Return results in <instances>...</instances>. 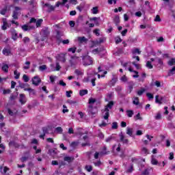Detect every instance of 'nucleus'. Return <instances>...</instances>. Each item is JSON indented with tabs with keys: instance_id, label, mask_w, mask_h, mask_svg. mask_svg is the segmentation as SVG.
Segmentation results:
<instances>
[{
	"instance_id": "57",
	"label": "nucleus",
	"mask_w": 175,
	"mask_h": 175,
	"mask_svg": "<svg viewBox=\"0 0 175 175\" xmlns=\"http://www.w3.org/2000/svg\"><path fill=\"white\" fill-rule=\"evenodd\" d=\"M67 103H69V105H76V103H77V101L73 100H68Z\"/></svg>"
},
{
	"instance_id": "42",
	"label": "nucleus",
	"mask_w": 175,
	"mask_h": 175,
	"mask_svg": "<svg viewBox=\"0 0 175 175\" xmlns=\"http://www.w3.org/2000/svg\"><path fill=\"white\" fill-rule=\"evenodd\" d=\"M127 117H129L130 118L133 116L134 112L132 110H127Z\"/></svg>"
},
{
	"instance_id": "5",
	"label": "nucleus",
	"mask_w": 175,
	"mask_h": 175,
	"mask_svg": "<svg viewBox=\"0 0 175 175\" xmlns=\"http://www.w3.org/2000/svg\"><path fill=\"white\" fill-rule=\"evenodd\" d=\"M40 83H42V79H40L39 76H35L32 78V84H33V85L38 86Z\"/></svg>"
},
{
	"instance_id": "12",
	"label": "nucleus",
	"mask_w": 175,
	"mask_h": 175,
	"mask_svg": "<svg viewBox=\"0 0 175 175\" xmlns=\"http://www.w3.org/2000/svg\"><path fill=\"white\" fill-rule=\"evenodd\" d=\"M21 28L23 31H31V29H33L35 28L34 26H29L28 25H23L21 26Z\"/></svg>"
},
{
	"instance_id": "63",
	"label": "nucleus",
	"mask_w": 175,
	"mask_h": 175,
	"mask_svg": "<svg viewBox=\"0 0 175 175\" xmlns=\"http://www.w3.org/2000/svg\"><path fill=\"white\" fill-rule=\"evenodd\" d=\"M79 146V142H73L71 143V147H77Z\"/></svg>"
},
{
	"instance_id": "37",
	"label": "nucleus",
	"mask_w": 175,
	"mask_h": 175,
	"mask_svg": "<svg viewBox=\"0 0 175 175\" xmlns=\"http://www.w3.org/2000/svg\"><path fill=\"white\" fill-rule=\"evenodd\" d=\"M78 40L80 43H83V42H87V38L85 37H78Z\"/></svg>"
},
{
	"instance_id": "7",
	"label": "nucleus",
	"mask_w": 175,
	"mask_h": 175,
	"mask_svg": "<svg viewBox=\"0 0 175 175\" xmlns=\"http://www.w3.org/2000/svg\"><path fill=\"white\" fill-rule=\"evenodd\" d=\"M79 62H80V59H73V57H72V59H69V64L72 67L76 66Z\"/></svg>"
},
{
	"instance_id": "51",
	"label": "nucleus",
	"mask_w": 175,
	"mask_h": 175,
	"mask_svg": "<svg viewBox=\"0 0 175 175\" xmlns=\"http://www.w3.org/2000/svg\"><path fill=\"white\" fill-rule=\"evenodd\" d=\"M173 75H175V66H174L171 70H170L169 75L172 76Z\"/></svg>"
},
{
	"instance_id": "62",
	"label": "nucleus",
	"mask_w": 175,
	"mask_h": 175,
	"mask_svg": "<svg viewBox=\"0 0 175 175\" xmlns=\"http://www.w3.org/2000/svg\"><path fill=\"white\" fill-rule=\"evenodd\" d=\"M152 165H158V161L156 159L152 158L151 160Z\"/></svg>"
},
{
	"instance_id": "6",
	"label": "nucleus",
	"mask_w": 175,
	"mask_h": 175,
	"mask_svg": "<svg viewBox=\"0 0 175 175\" xmlns=\"http://www.w3.org/2000/svg\"><path fill=\"white\" fill-rule=\"evenodd\" d=\"M10 32L12 35V38L16 42L18 39V33L14 29H11Z\"/></svg>"
},
{
	"instance_id": "38",
	"label": "nucleus",
	"mask_w": 175,
	"mask_h": 175,
	"mask_svg": "<svg viewBox=\"0 0 175 175\" xmlns=\"http://www.w3.org/2000/svg\"><path fill=\"white\" fill-rule=\"evenodd\" d=\"M155 62L159 64V65L160 66H162L163 65V61H162V59L161 58H157V59H155Z\"/></svg>"
},
{
	"instance_id": "48",
	"label": "nucleus",
	"mask_w": 175,
	"mask_h": 175,
	"mask_svg": "<svg viewBox=\"0 0 175 175\" xmlns=\"http://www.w3.org/2000/svg\"><path fill=\"white\" fill-rule=\"evenodd\" d=\"M118 128V123H117V122H113L112 123L111 129H117Z\"/></svg>"
},
{
	"instance_id": "8",
	"label": "nucleus",
	"mask_w": 175,
	"mask_h": 175,
	"mask_svg": "<svg viewBox=\"0 0 175 175\" xmlns=\"http://www.w3.org/2000/svg\"><path fill=\"white\" fill-rule=\"evenodd\" d=\"M10 24H9L8 23V21H6V18H3V25L1 26V29H3V31H6V29H8V28H10Z\"/></svg>"
},
{
	"instance_id": "31",
	"label": "nucleus",
	"mask_w": 175,
	"mask_h": 175,
	"mask_svg": "<svg viewBox=\"0 0 175 175\" xmlns=\"http://www.w3.org/2000/svg\"><path fill=\"white\" fill-rule=\"evenodd\" d=\"M98 7H94L92 9V13L93 14H98V13H99V10H98Z\"/></svg>"
},
{
	"instance_id": "34",
	"label": "nucleus",
	"mask_w": 175,
	"mask_h": 175,
	"mask_svg": "<svg viewBox=\"0 0 175 175\" xmlns=\"http://www.w3.org/2000/svg\"><path fill=\"white\" fill-rule=\"evenodd\" d=\"M42 23H43V19H38L37 21H36V25L37 28H39V27L42 25Z\"/></svg>"
},
{
	"instance_id": "39",
	"label": "nucleus",
	"mask_w": 175,
	"mask_h": 175,
	"mask_svg": "<svg viewBox=\"0 0 175 175\" xmlns=\"http://www.w3.org/2000/svg\"><path fill=\"white\" fill-rule=\"evenodd\" d=\"M14 79H16V80L20 79V72H18V71H17V70L14 71Z\"/></svg>"
},
{
	"instance_id": "53",
	"label": "nucleus",
	"mask_w": 175,
	"mask_h": 175,
	"mask_svg": "<svg viewBox=\"0 0 175 175\" xmlns=\"http://www.w3.org/2000/svg\"><path fill=\"white\" fill-rule=\"evenodd\" d=\"M154 21L156 23H161V21H162V20L161 19V16H159V15H157L154 18Z\"/></svg>"
},
{
	"instance_id": "17",
	"label": "nucleus",
	"mask_w": 175,
	"mask_h": 175,
	"mask_svg": "<svg viewBox=\"0 0 175 175\" xmlns=\"http://www.w3.org/2000/svg\"><path fill=\"white\" fill-rule=\"evenodd\" d=\"M117 83V77H113L112 79L110 81L109 85L111 87H114L116 85V83Z\"/></svg>"
},
{
	"instance_id": "21",
	"label": "nucleus",
	"mask_w": 175,
	"mask_h": 175,
	"mask_svg": "<svg viewBox=\"0 0 175 175\" xmlns=\"http://www.w3.org/2000/svg\"><path fill=\"white\" fill-rule=\"evenodd\" d=\"M75 160L74 157H65L64 158V161L66 162H68V163H70V162H72Z\"/></svg>"
},
{
	"instance_id": "23",
	"label": "nucleus",
	"mask_w": 175,
	"mask_h": 175,
	"mask_svg": "<svg viewBox=\"0 0 175 175\" xmlns=\"http://www.w3.org/2000/svg\"><path fill=\"white\" fill-rule=\"evenodd\" d=\"M107 150V148H106V146H104V147H103V151H101V152H100V155H107L108 154H109L110 152H106Z\"/></svg>"
},
{
	"instance_id": "49",
	"label": "nucleus",
	"mask_w": 175,
	"mask_h": 175,
	"mask_svg": "<svg viewBox=\"0 0 175 175\" xmlns=\"http://www.w3.org/2000/svg\"><path fill=\"white\" fill-rule=\"evenodd\" d=\"M85 169L87 172H92V165H85Z\"/></svg>"
},
{
	"instance_id": "1",
	"label": "nucleus",
	"mask_w": 175,
	"mask_h": 175,
	"mask_svg": "<svg viewBox=\"0 0 175 175\" xmlns=\"http://www.w3.org/2000/svg\"><path fill=\"white\" fill-rule=\"evenodd\" d=\"M87 111L89 116H92V118L96 117L98 115V108L96 107L92 106V105H89Z\"/></svg>"
},
{
	"instance_id": "56",
	"label": "nucleus",
	"mask_w": 175,
	"mask_h": 175,
	"mask_svg": "<svg viewBox=\"0 0 175 175\" xmlns=\"http://www.w3.org/2000/svg\"><path fill=\"white\" fill-rule=\"evenodd\" d=\"M23 79L25 83H28V81H29V78L28 77V76H27V75H24Z\"/></svg>"
},
{
	"instance_id": "13",
	"label": "nucleus",
	"mask_w": 175,
	"mask_h": 175,
	"mask_svg": "<svg viewBox=\"0 0 175 175\" xmlns=\"http://www.w3.org/2000/svg\"><path fill=\"white\" fill-rule=\"evenodd\" d=\"M114 106V102L110 101L105 108V111H110L111 109H113Z\"/></svg>"
},
{
	"instance_id": "24",
	"label": "nucleus",
	"mask_w": 175,
	"mask_h": 175,
	"mask_svg": "<svg viewBox=\"0 0 175 175\" xmlns=\"http://www.w3.org/2000/svg\"><path fill=\"white\" fill-rule=\"evenodd\" d=\"M120 16H116L113 18V23L116 26H118V24H120Z\"/></svg>"
},
{
	"instance_id": "20",
	"label": "nucleus",
	"mask_w": 175,
	"mask_h": 175,
	"mask_svg": "<svg viewBox=\"0 0 175 175\" xmlns=\"http://www.w3.org/2000/svg\"><path fill=\"white\" fill-rule=\"evenodd\" d=\"M163 98L162 97H160L159 98V95H157L155 96V102L156 103H159V105H162V100H163Z\"/></svg>"
},
{
	"instance_id": "33",
	"label": "nucleus",
	"mask_w": 175,
	"mask_h": 175,
	"mask_svg": "<svg viewBox=\"0 0 175 175\" xmlns=\"http://www.w3.org/2000/svg\"><path fill=\"white\" fill-rule=\"evenodd\" d=\"M3 54L4 55H10V49H4L3 50Z\"/></svg>"
},
{
	"instance_id": "32",
	"label": "nucleus",
	"mask_w": 175,
	"mask_h": 175,
	"mask_svg": "<svg viewBox=\"0 0 175 175\" xmlns=\"http://www.w3.org/2000/svg\"><path fill=\"white\" fill-rule=\"evenodd\" d=\"M66 2H68V0H63L62 3L57 1L55 6H56V8H59L60 5H65V3H66Z\"/></svg>"
},
{
	"instance_id": "16",
	"label": "nucleus",
	"mask_w": 175,
	"mask_h": 175,
	"mask_svg": "<svg viewBox=\"0 0 175 175\" xmlns=\"http://www.w3.org/2000/svg\"><path fill=\"white\" fill-rule=\"evenodd\" d=\"M44 6H46V8H48V12L49 13H50V12H53V10H55V7L51 5L49 3H45Z\"/></svg>"
},
{
	"instance_id": "47",
	"label": "nucleus",
	"mask_w": 175,
	"mask_h": 175,
	"mask_svg": "<svg viewBox=\"0 0 175 175\" xmlns=\"http://www.w3.org/2000/svg\"><path fill=\"white\" fill-rule=\"evenodd\" d=\"M55 131L57 132V133H62L64 130L62 129V127L58 126L55 129Z\"/></svg>"
},
{
	"instance_id": "10",
	"label": "nucleus",
	"mask_w": 175,
	"mask_h": 175,
	"mask_svg": "<svg viewBox=\"0 0 175 175\" xmlns=\"http://www.w3.org/2000/svg\"><path fill=\"white\" fill-rule=\"evenodd\" d=\"M51 70L52 72H55V70L58 71L61 70V66L59 65V62H56V67H54L53 64L51 65Z\"/></svg>"
},
{
	"instance_id": "9",
	"label": "nucleus",
	"mask_w": 175,
	"mask_h": 175,
	"mask_svg": "<svg viewBox=\"0 0 175 175\" xmlns=\"http://www.w3.org/2000/svg\"><path fill=\"white\" fill-rule=\"evenodd\" d=\"M57 61H59V62H63L64 64L66 62V58L65 57V54H63V53H60L57 55Z\"/></svg>"
},
{
	"instance_id": "55",
	"label": "nucleus",
	"mask_w": 175,
	"mask_h": 175,
	"mask_svg": "<svg viewBox=\"0 0 175 175\" xmlns=\"http://www.w3.org/2000/svg\"><path fill=\"white\" fill-rule=\"evenodd\" d=\"M95 102H96V99H95V98H90L89 99V105H94V103H95Z\"/></svg>"
},
{
	"instance_id": "19",
	"label": "nucleus",
	"mask_w": 175,
	"mask_h": 175,
	"mask_svg": "<svg viewBox=\"0 0 175 175\" xmlns=\"http://www.w3.org/2000/svg\"><path fill=\"white\" fill-rule=\"evenodd\" d=\"M126 135H129V136L132 137L133 135V129L127 127L126 128Z\"/></svg>"
},
{
	"instance_id": "43",
	"label": "nucleus",
	"mask_w": 175,
	"mask_h": 175,
	"mask_svg": "<svg viewBox=\"0 0 175 175\" xmlns=\"http://www.w3.org/2000/svg\"><path fill=\"white\" fill-rule=\"evenodd\" d=\"M56 39L61 43L62 40H61V32H59V31H57Z\"/></svg>"
},
{
	"instance_id": "60",
	"label": "nucleus",
	"mask_w": 175,
	"mask_h": 175,
	"mask_svg": "<svg viewBox=\"0 0 175 175\" xmlns=\"http://www.w3.org/2000/svg\"><path fill=\"white\" fill-rule=\"evenodd\" d=\"M94 166H97L98 167H99V166L102 165V162L100 161H98L94 162Z\"/></svg>"
},
{
	"instance_id": "22",
	"label": "nucleus",
	"mask_w": 175,
	"mask_h": 175,
	"mask_svg": "<svg viewBox=\"0 0 175 175\" xmlns=\"http://www.w3.org/2000/svg\"><path fill=\"white\" fill-rule=\"evenodd\" d=\"M129 72H133V73H135V75H133V77H134L135 79H137V77H139V72H137L136 70H133L132 69V68H129Z\"/></svg>"
},
{
	"instance_id": "58",
	"label": "nucleus",
	"mask_w": 175,
	"mask_h": 175,
	"mask_svg": "<svg viewBox=\"0 0 175 175\" xmlns=\"http://www.w3.org/2000/svg\"><path fill=\"white\" fill-rule=\"evenodd\" d=\"M133 54H140V50L137 48L135 49L134 50H133L132 51Z\"/></svg>"
},
{
	"instance_id": "40",
	"label": "nucleus",
	"mask_w": 175,
	"mask_h": 175,
	"mask_svg": "<svg viewBox=\"0 0 175 175\" xmlns=\"http://www.w3.org/2000/svg\"><path fill=\"white\" fill-rule=\"evenodd\" d=\"M146 68H148V69H152V68H154V66L151 64V62H150V61H148L146 62Z\"/></svg>"
},
{
	"instance_id": "45",
	"label": "nucleus",
	"mask_w": 175,
	"mask_h": 175,
	"mask_svg": "<svg viewBox=\"0 0 175 175\" xmlns=\"http://www.w3.org/2000/svg\"><path fill=\"white\" fill-rule=\"evenodd\" d=\"M6 12H8V8L5 7L3 9H2L0 11V14H2L3 16H5L6 14Z\"/></svg>"
},
{
	"instance_id": "2",
	"label": "nucleus",
	"mask_w": 175,
	"mask_h": 175,
	"mask_svg": "<svg viewBox=\"0 0 175 175\" xmlns=\"http://www.w3.org/2000/svg\"><path fill=\"white\" fill-rule=\"evenodd\" d=\"M40 35L42 36V38H41L42 42H44L46 38H47V36L50 35V31H49V28L44 27V29H42L40 31Z\"/></svg>"
},
{
	"instance_id": "26",
	"label": "nucleus",
	"mask_w": 175,
	"mask_h": 175,
	"mask_svg": "<svg viewBox=\"0 0 175 175\" xmlns=\"http://www.w3.org/2000/svg\"><path fill=\"white\" fill-rule=\"evenodd\" d=\"M22 42H23L24 44H28V43L31 42V40L29 37H24L22 40Z\"/></svg>"
},
{
	"instance_id": "36",
	"label": "nucleus",
	"mask_w": 175,
	"mask_h": 175,
	"mask_svg": "<svg viewBox=\"0 0 175 175\" xmlns=\"http://www.w3.org/2000/svg\"><path fill=\"white\" fill-rule=\"evenodd\" d=\"M104 111H105V113L103 116L104 120H109V117H110V113H109V111H105L104 109Z\"/></svg>"
},
{
	"instance_id": "61",
	"label": "nucleus",
	"mask_w": 175,
	"mask_h": 175,
	"mask_svg": "<svg viewBox=\"0 0 175 175\" xmlns=\"http://www.w3.org/2000/svg\"><path fill=\"white\" fill-rule=\"evenodd\" d=\"M99 31H100L99 29H95L93 32L94 33H95V35L96 36H99V35H100V33H99Z\"/></svg>"
},
{
	"instance_id": "44",
	"label": "nucleus",
	"mask_w": 175,
	"mask_h": 175,
	"mask_svg": "<svg viewBox=\"0 0 175 175\" xmlns=\"http://www.w3.org/2000/svg\"><path fill=\"white\" fill-rule=\"evenodd\" d=\"M134 120L135 121H137V120H140L142 121V120H143V118L140 116V113H138L135 116H134Z\"/></svg>"
},
{
	"instance_id": "30",
	"label": "nucleus",
	"mask_w": 175,
	"mask_h": 175,
	"mask_svg": "<svg viewBox=\"0 0 175 175\" xmlns=\"http://www.w3.org/2000/svg\"><path fill=\"white\" fill-rule=\"evenodd\" d=\"M114 139H116V137H114V134H113L112 135L107 138L105 139V142L106 143H110V142H111V140H113Z\"/></svg>"
},
{
	"instance_id": "11",
	"label": "nucleus",
	"mask_w": 175,
	"mask_h": 175,
	"mask_svg": "<svg viewBox=\"0 0 175 175\" xmlns=\"http://www.w3.org/2000/svg\"><path fill=\"white\" fill-rule=\"evenodd\" d=\"M119 137H120V142H122L124 144H128V143H129V140H128V139H125V136H124L122 133L119 134Z\"/></svg>"
},
{
	"instance_id": "64",
	"label": "nucleus",
	"mask_w": 175,
	"mask_h": 175,
	"mask_svg": "<svg viewBox=\"0 0 175 175\" xmlns=\"http://www.w3.org/2000/svg\"><path fill=\"white\" fill-rule=\"evenodd\" d=\"M92 175H103V174L100 173L98 171H94Z\"/></svg>"
},
{
	"instance_id": "35",
	"label": "nucleus",
	"mask_w": 175,
	"mask_h": 175,
	"mask_svg": "<svg viewBox=\"0 0 175 175\" xmlns=\"http://www.w3.org/2000/svg\"><path fill=\"white\" fill-rule=\"evenodd\" d=\"M167 64L170 66H173L174 65H175V58H172L170 61H168Z\"/></svg>"
},
{
	"instance_id": "50",
	"label": "nucleus",
	"mask_w": 175,
	"mask_h": 175,
	"mask_svg": "<svg viewBox=\"0 0 175 175\" xmlns=\"http://www.w3.org/2000/svg\"><path fill=\"white\" fill-rule=\"evenodd\" d=\"M76 50H77L76 47H72V48L68 49V51L69 53H72V54H75V53H76Z\"/></svg>"
},
{
	"instance_id": "15",
	"label": "nucleus",
	"mask_w": 175,
	"mask_h": 175,
	"mask_svg": "<svg viewBox=\"0 0 175 175\" xmlns=\"http://www.w3.org/2000/svg\"><path fill=\"white\" fill-rule=\"evenodd\" d=\"M19 102L21 105H25V102H27V100H25V95L24 94H20Z\"/></svg>"
},
{
	"instance_id": "54",
	"label": "nucleus",
	"mask_w": 175,
	"mask_h": 175,
	"mask_svg": "<svg viewBox=\"0 0 175 175\" xmlns=\"http://www.w3.org/2000/svg\"><path fill=\"white\" fill-rule=\"evenodd\" d=\"M133 172V164H131L130 167L126 170V173H132Z\"/></svg>"
},
{
	"instance_id": "3",
	"label": "nucleus",
	"mask_w": 175,
	"mask_h": 175,
	"mask_svg": "<svg viewBox=\"0 0 175 175\" xmlns=\"http://www.w3.org/2000/svg\"><path fill=\"white\" fill-rule=\"evenodd\" d=\"M83 65L84 66H88L89 65H92V57H90L89 55H85L83 57Z\"/></svg>"
},
{
	"instance_id": "28",
	"label": "nucleus",
	"mask_w": 175,
	"mask_h": 175,
	"mask_svg": "<svg viewBox=\"0 0 175 175\" xmlns=\"http://www.w3.org/2000/svg\"><path fill=\"white\" fill-rule=\"evenodd\" d=\"M133 103L135 105V106H139L140 105V102L139 101V97H135L133 100Z\"/></svg>"
},
{
	"instance_id": "52",
	"label": "nucleus",
	"mask_w": 175,
	"mask_h": 175,
	"mask_svg": "<svg viewBox=\"0 0 175 175\" xmlns=\"http://www.w3.org/2000/svg\"><path fill=\"white\" fill-rule=\"evenodd\" d=\"M25 64H26L27 66H25L23 68L25 70L29 69V65H31V62H26Z\"/></svg>"
},
{
	"instance_id": "18",
	"label": "nucleus",
	"mask_w": 175,
	"mask_h": 175,
	"mask_svg": "<svg viewBox=\"0 0 175 175\" xmlns=\"http://www.w3.org/2000/svg\"><path fill=\"white\" fill-rule=\"evenodd\" d=\"M1 70L5 73H8V72H9V65L3 64V66L1 67Z\"/></svg>"
},
{
	"instance_id": "46",
	"label": "nucleus",
	"mask_w": 175,
	"mask_h": 175,
	"mask_svg": "<svg viewBox=\"0 0 175 175\" xmlns=\"http://www.w3.org/2000/svg\"><path fill=\"white\" fill-rule=\"evenodd\" d=\"M19 87L20 88H25L27 87H29V85L28 83H19Z\"/></svg>"
},
{
	"instance_id": "27",
	"label": "nucleus",
	"mask_w": 175,
	"mask_h": 175,
	"mask_svg": "<svg viewBox=\"0 0 175 175\" xmlns=\"http://www.w3.org/2000/svg\"><path fill=\"white\" fill-rule=\"evenodd\" d=\"M144 92H146V90L144 89V88H141L140 90H138L137 92V94L138 95V96H142V95H143V94H144Z\"/></svg>"
},
{
	"instance_id": "4",
	"label": "nucleus",
	"mask_w": 175,
	"mask_h": 175,
	"mask_svg": "<svg viewBox=\"0 0 175 175\" xmlns=\"http://www.w3.org/2000/svg\"><path fill=\"white\" fill-rule=\"evenodd\" d=\"M20 10L21 8L20 7H15L14 10L13 11L12 18L14 20H18V14H20Z\"/></svg>"
},
{
	"instance_id": "14",
	"label": "nucleus",
	"mask_w": 175,
	"mask_h": 175,
	"mask_svg": "<svg viewBox=\"0 0 175 175\" xmlns=\"http://www.w3.org/2000/svg\"><path fill=\"white\" fill-rule=\"evenodd\" d=\"M8 146H9V147H14L15 148H20V145L14 141L10 142L9 144H8Z\"/></svg>"
},
{
	"instance_id": "41",
	"label": "nucleus",
	"mask_w": 175,
	"mask_h": 175,
	"mask_svg": "<svg viewBox=\"0 0 175 175\" xmlns=\"http://www.w3.org/2000/svg\"><path fill=\"white\" fill-rule=\"evenodd\" d=\"M46 69H47V66H46L44 64L39 66V70L40 72H43L44 70H46Z\"/></svg>"
},
{
	"instance_id": "29",
	"label": "nucleus",
	"mask_w": 175,
	"mask_h": 175,
	"mask_svg": "<svg viewBox=\"0 0 175 175\" xmlns=\"http://www.w3.org/2000/svg\"><path fill=\"white\" fill-rule=\"evenodd\" d=\"M88 94V90H82L79 91L80 96H84V95H87Z\"/></svg>"
},
{
	"instance_id": "25",
	"label": "nucleus",
	"mask_w": 175,
	"mask_h": 175,
	"mask_svg": "<svg viewBox=\"0 0 175 175\" xmlns=\"http://www.w3.org/2000/svg\"><path fill=\"white\" fill-rule=\"evenodd\" d=\"M85 6V4L84 3H81L77 7V10L79 12H83V9H84V7Z\"/></svg>"
},
{
	"instance_id": "59",
	"label": "nucleus",
	"mask_w": 175,
	"mask_h": 175,
	"mask_svg": "<svg viewBox=\"0 0 175 175\" xmlns=\"http://www.w3.org/2000/svg\"><path fill=\"white\" fill-rule=\"evenodd\" d=\"M75 73L77 75V76H81V75H83V72H81L79 70L76 69L75 70Z\"/></svg>"
}]
</instances>
